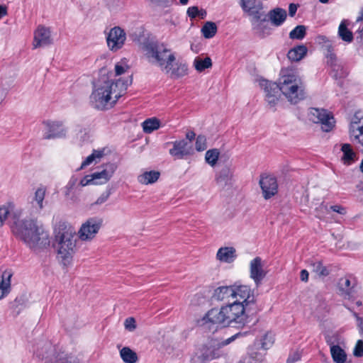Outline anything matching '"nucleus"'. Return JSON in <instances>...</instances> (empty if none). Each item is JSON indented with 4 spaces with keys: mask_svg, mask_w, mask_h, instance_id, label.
Listing matches in <instances>:
<instances>
[{
    "mask_svg": "<svg viewBox=\"0 0 363 363\" xmlns=\"http://www.w3.org/2000/svg\"><path fill=\"white\" fill-rule=\"evenodd\" d=\"M19 215L11 223V230L16 238L35 252L47 249L50 244V235L43 225L33 218L22 219L23 210L18 208Z\"/></svg>",
    "mask_w": 363,
    "mask_h": 363,
    "instance_id": "1",
    "label": "nucleus"
},
{
    "mask_svg": "<svg viewBox=\"0 0 363 363\" xmlns=\"http://www.w3.org/2000/svg\"><path fill=\"white\" fill-rule=\"evenodd\" d=\"M19 215L11 223V230L16 238L35 252L47 249L50 244V235L43 225L33 218L22 219L23 210L18 208Z\"/></svg>",
    "mask_w": 363,
    "mask_h": 363,
    "instance_id": "2",
    "label": "nucleus"
},
{
    "mask_svg": "<svg viewBox=\"0 0 363 363\" xmlns=\"http://www.w3.org/2000/svg\"><path fill=\"white\" fill-rule=\"evenodd\" d=\"M19 215L11 223V230L16 238L35 252L47 249L50 244V235L43 225L33 218L22 219L23 210L18 208Z\"/></svg>",
    "mask_w": 363,
    "mask_h": 363,
    "instance_id": "3",
    "label": "nucleus"
},
{
    "mask_svg": "<svg viewBox=\"0 0 363 363\" xmlns=\"http://www.w3.org/2000/svg\"><path fill=\"white\" fill-rule=\"evenodd\" d=\"M19 215L11 223V230L16 238L35 252L47 249L50 244V235L43 225L33 218L22 219L23 210L18 208Z\"/></svg>",
    "mask_w": 363,
    "mask_h": 363,
    "instance_id": "4",
    "label": "nucleus"
},
{
    "mask_svg": "<svg viewBox=\"0 0 363 363\" xmlns=\"http://www.w3.org/2000/svg\"><path fill=\"white\" fill-rule=\"evenodd\" d=\"M128 80L121 79L114 81L102 76L93 83L92 91L89 96L90 106L99 111H105L112 108L127 89Z\"/></svg>",
    "mask_w": 363,
    "mask_h": 363,
    "instance_id": "5",
    "label": "nucleus"
},
{
    "mask_svg": "<svg viewBox=\"0 0 363 363\" xmlns=\"http://www.w3.org/2000/svg\"><path fill=\"white\" fill-rule=\"evenodd\" d=\"M242 303L233 301L222 306L220 309L212 308L204 317L206 322L213 324H223L228 325L232 323L243 325L247 318L246 312L249 311Z\"/></svg>",
    "mask_w": 363,
    "mask_h": 363,
    "instance_id": "6",
    "label": "nucleus"
},
{
    "mask_svg": "<svg viewBox=\"0 0 363 363\" xmlns=\"http://www.w3.org/2000/svg\"><path fill=\"white\" fill-rule=\"evenodd\" d=\"M77 239L73 227L65 222L58 223L55 229V247L64 264L70 261L75 252Z\"/></svg>",
    "mask_w": 363,
    "mask_h": 363,
    "instance_id": "7",
    "label": "nucleus"
},
{
    "mask_svg": "<svg viewBox=\"0 0 363 363\" xmlns=\"http://www.w3.org/2000/svg\"><path fill=\"white\" fill-rule=\"evenodd\" d=\"M143 49L150 63L157 65L163 72L171 69V65L176 57L164 43L157 40H147L143 43Z\"/></svg>",
    "mask_w": 363,
    "mask_h": 363,
    "instance_id": "8",
    "label": "nucleus"
},
{
    "mask_svg": "<svg viewBox=\"0 0 363 363\" xmlns=\"http://www.w3.org/2000/svg\"><path fill=\"white\" fill-rule=\"evenodd\" d=\"M281 92L291 104H297L306 97L305 87L301 79L294 74H283L278 84Z\"/></svg>",
    "mask_w": 363,
    "mask_h": 363,
    "instance_id": "9",
    "label": "nucleus"
},
{
    "mask_svg": "<svg viewBox=\"0 0 363 363\" xmlns=\"http://www.w3.org/2000/svg\"><path fill=\"white\" fill-rule=\"evenodd\" d=\"M36 354L39 358L45 360V363H80L77 357L72 353L64 351L56 352L54 346L46 342L38 349Z\"/></svg>",
    "mask_w": 363,
    "mask_h": 363,
    "instance_id": "10",
    "label": "nucleus"
},
{
    "mask_svg": "<svg viewBox=\"0 0 363 363\" xmlns=\"http://www.w3.org/2000/svg\"><path fill=\"white\" fill-rule=\"evenodd\" d=\"M235 302H238L245 306L248 310L255 303V291L247 285L235 283L233 284Z\"/></svg>",
    "mask_w": 363,
    "mask_h": 363,
    "instance_id": "11",
    "label": "nucleus"
},
{
    "mask_svg": "<svg viewBox=\"0 0 363 363\" xmlns=\"http://www.w3.org/2000/svg\"><path fill=\"white\" fill-rule=\"evenodd\" d=\"M103 220L101 218L94 217L89 218L84 223L78 231V237L82 241L92 240L101 228Z\"/></svg>",
    "mask_w": 363,
    "mask_h": 363,
    "instance_id": "12",
    "label": "nucleus"
},
{
    "mask_svg": "<svg viewBox=\"0 0 363 363\" xmlns=\"http://www.w3.org/2000/svg\"><path fill=\"white\" fill-rule=\"evenodd\" d=\"M309 119L315 123H320L323 131L328 132L334 126L333 116L325 109L311 108Z\"/></svg>",
    "mask_w": 363,
    "mask_h": 363,
    "instance_id": "13",
    "label": "nucleus"
},
{
    "mask_svg": "<svg viewBox=\"0 0 363 363\" xmlns=\"http://www.w3.org/2000/svg\"><path fill=\"white\" fill-rule=\"evenodd\" d=\"M240 6L244 12L252 17V23L253 24L259 21L260 23L267 21L265 15L262 12L263 9L262 3H257L256 0H242Z\"/></svg>",
    "mask_w": 363,
    "mask_h": 363,
    "instance_id": "14",
    "label": "nucleus"
},
{
    "mask_svg": "<svg viewBox=\"0 0 363 363\" xmlns=\"http://www.w3.org/2000/svg\"><path fill=\"white\" fill-rule=\"evenodd\" d=\"M126 40V33L119 26L112 28L106 35V43L108 49L112 52H116L121 49Z\"/></svg>",
    "mask_w": 363,
    "mask_h": 363,
    "instance_id": "15",
    "label": "nucleus"
},
{
    "mask_svg": "<svg viewBox=\"0 0 363 363\" xmlns=\"http://www.w3.org/2000/svg\"><path fill=\"white\" fill-rule=\"evenodd\" d=\"M266 275L267 272L263 269L262 258L256 257L251 260L250 263V277L255 281L257 287L261 284Z\"/></svg>",
    "mask_w": 363,
    "mask_h": 363,
    "instance_id": "16",
    "label": "nucleus"
},
{
    "mask_svg": "<svg viewBox=\"0 0 363 363\" xmlns=\"http://www.w3.org/2000/svg\"><path fill=\"white\" fill-rule=\"evenodd\" d=\"M259 185L265 199H269L278 191L277 181L273 176H262L259 180Z\"/></svg>",
    "mask_w": 363,
    "mask_h": 363,
    "instance_id": "17",
    "label": "nucleus"
},
{
    "mask_svg": "<svg viewBox=\"0 0 363 363\" xmlns=\"http://www.w3.org/2000/svg\"><path fill=\"white\" fill-rule=\"evenodd\" d=\"M47 131L44 135V138L52 139L56 138L65 137L67 129L60 121H45L44 122Z\"/></svg>",
    "mask_w": 363,
    "mask_h": 363,
    "instance_id": "18",
    "label": "nucleus"
},
{
    "mask_svg": "<svg viewBox=\"0 0 363 363\" xmlns=\"http://www.w3.org/2000/svg\"><path fill=\"white\" fill-rule=\"evenodd\" d=\"M52 43L50 29L43 26H38L34 33L33 48L47 46Z\"/></svg>",
    "mask_w": 363,
    "mask_h": 363,
    "instance_id": "19",
    "label": "nucleus"
},
{
    "mask_svg": "<svg viewBox=\"0 0 363 363\" xmlns=\"http://www.w3.org/2000/svg\"><path fill=\"white\" fill-rule=\"evenodd\" d=\"M337 286L342 295L350 297L355 291L357 281L352 275H346L339 279Z\"/></svg>",
    "mask_w": 363,
    "mask_h": 363,
    "instance_id": "20",
    "label": "nucleus"
},
{
    "mask_svg": "<svg viewBox=\"0 0 363 363\" xmlns=\"http://www.w3.org/2000/svg\"><path fill=\"white\" fill-rule=\"evenodd\" d=\"M17 208L13 203H6L0 206V227L2 226L5 220L9 216L10 224L13 219H16V216L19 215Z\"/></svg>",
    "mask_w": 363,
    "mask_h": 363,
    "instance_id": "21",
    "label": "nucleus"
},
{
    "mask_svg": "<svg viewBox=\"0 0 363 363\" xmlns=\"http://www.w3.org/2000/svg\"><path fill=\"white\" fill-rule=\"evenodd\" d=\"M185 140H176L173 143V147L169 150V154L176 159H182L190 155V147Z\"/></svg>",
    "mask_w": 363,
    "mask_h": 363,
    "instance_id": "22",
    "label": "nucleus"
},
{
    "mask_svg": "<svg viewBox=\"0 0 363 363\" xmlns=\"http://www.w3.org/2000/svg\"><path fill=\"white\" fill-rule=\"evenodd\" d=\"M46 191V187L40 186L35 189L33 196L30 197V203L38 212L41 211L44 208V199Z\"/></svg>",
    "mask_w": 363,
    "mask_h": 363,
    "instance_id": "23",
    "label": "nucleus"
},
{
    "mask_svg": "<svg viewBox=\"0 0 363 363\" xmlns=\"http://www.w3.org/2000/svg\"><path fill=\"white\" fill-rule=\"evenodd\" d=\"M116 169V166L114 164H108L102 171L94 172L91 174V177H92L94 181L98 179L101 180L99 182H95V184H104L112 177Z\"/></svg>",
    "mask_w": 363,
    "mask_h": 363,
    "instance_id": "24",
    "label": "nucleus"
},
{
    "mask_svg": "<svg viewBox=\"0 0 363 363\" xmlns=\"http://www.w3.org/2000/svg\"><path fill=\"white\" fill-rule=\"evenodd\" d=\"M265 16L266 18L268 17L273 26L278 27L284 23L286 18L287 13L286 10L281 8H276L271 10L267 16Z\"/></svg>",
    "mask_w": 363,
    "mask_h": 363,
    "instance_id": "25",
    "label": "nucleus"
},
{
    "mask_svg": "<svg viewBox=\"0 0 363 363\" xmlns=\"http://www.w3.org/2000/svg\"><path fill=\"white\" fill-rule=\"evenodd\" d=\"M234 293L233 285L222 286L214 290L213 298L217 301H230V298L233 299Z\"/></svg>",
    "mask_w": 363,
    "mask_h": 363,
    "instance_id": "26",
    "label": "nucleus"
},
{
    "mask_svg": "<svg viewBox=\"0 0 363 363\" xmlns=\"http://www.w3.org/2000/svg\"><path fill=\"white\" fill-rule=\"evenodd\" d=\"M236 257L235 249L233 247H223L218 249L216 259L221 262L231 263Z\"/></svg>",
    "mask_w": 363,
    "mask_h": 363,
    "instance_id": "27",
    "label": "nucleus"
},
{
    "mask_svg": "<svg viewBox=\"0 0 363 363\" xmlns=\"http://www.w3.org/2000/svg\"><path fill=\"white\" fill-rule=\"evenodd\" d=\"M274 343V335L271 331H267L255 340V344L260 345V347L266 351Z\"/></svg>",
    "mask_w": 363,
    "mask_h": 363,
    "instance_id": "28",
    "label": "nucleus"
},
{
    "mask_svg": "<svg viewBox=\"0 0 363 363\" xmlns=\"http://www.w3.org/2000/svg\"><path fill=\"white\" fill-rule=\"evenodd\" d=\"M307 48L303 45H300L291 49L287 54L289 60L298 62L302 60L306 55Z\"/></svg>",
    "mask_w": 363,
    "mask_h": 363,
    "instance_id": "29",
    "label": "nucleus"
},
{
    "mask_svg": "<svg viewBox=\"0 0 363 363\" xmlns=\"http://www.w3.org/2000/svg\"><path fill=\"white\" fill-rule=\"evenodd\" d=\"M160 176V173L157 171L145 172L138 177L139 183L148 185L156 182Z\"/></svg>",
    "mask_w": 363,
    "mask_h": 363,
    "instance_id": "30",
    "label": "nucleus"
},
{
    "mask_svg": "<svg viewBox=\"0 0 363 363\" xmlns=\"http://www.w3.org/2000/svg\"><path fill=\"white\" fill-rule=\"evenodd\" d=\"M169 74L172 78H179L187 74L188 67L185 63H176L174 66L173 63L171 65V69L169 72H164Z\"/></svg>",
    "mask_w": 363,
    "mask_h": 363,
    "instance_id": "31",
    "label": "nucleus"
},
{
    "mask_svg": "<svg viewBox=\"0 0 363 363\" xmlns=\"http://www.w3.org/2000/svg\"><path fill=\"white\" fill-rule=\"evenodd\" d=\"M11 277L12 274L7 272H4L2 275V279L0 281V300L10 292Z\"/></svg>",
    "mask_w": 363,
    "mask_h": 363,
    "instance_id": "32",
    "label": "nucleus"
},
{
    "mask_svg": "<svg viewBox=\"0 0 363 363\" xmlns=\"http://www.w3.org/2000/svg\"><path fill=\"white\" fill-rule=\"evenodd\" d=\"M269 91H273V95H265L266 101L269 108H274L280 97V89L278 84L271 85Z\"/></svg>",
    "mask_w": 363,
    "mask_h": 363,
    "instance_id": "33",
    "label": "nucleus"
},
{
    "mask_svg": "<svg viewBox=\"0 0 363 363\" xmlns=\"http://www.w3.org/2000/svg\"><path fill=\"white\" fill-rule=\"evenodd\" d=\"M120 356L125 363H136L138 360L136 352L128 347H124L120 350Z\"/></svg>",
    "mask_w": 363,
    "mask_h": 363,
    "instance_id": "34",
    "label": "nucleus"
},
{
    "mask_svg": "<svg viewBox=\"0 0 363 363\" xmlns=\"http://www.w3.org/2000/svg\"><path fill=\"white\" fill-rule=\"evenodd\" d=\"M28 298L26 294H21L17 296L15 300L11 303V308L16 311V314H19L21 310L28 306Z\"/></svg>",
    "mask_w": 363,
    "mask_h": 363,
    "instance_id": "35",
    "label": "nucleus"
},
{
    "mask_svg": "<svg viewBox=\"0 0 363 363\" xmlns=\"http://www.w3.org/2000/svg\"><path fill=\"white\" fill-rule=\"evenodd\" d=\"M330 350L331 357L335 363H345L347 354L339 345L332 346Z\"/></svg>",
    "mask_w": 363,
    "mask_h": 363,
    "instance_id": "36",
    "label": "nucleus"
},
{
    "mask_svg": "<svg viewBox=\"0 0 363 363\" xmlns=\"http://www.w3.org/2000/svg\"><path fill=\"white\" fill-rule=\"evenodd\" d=\"M310 267L313 272L315 273L320 277H325L330 274V270L327 267L323 264L321 261H311Z\"/></svg>",
    "mask_w": 363,
    "mask_h": 363,
    "instance_id": "37",
    "label": "nucleus"
},
{
    "mask_svg": "<svg viewBox=\"0 0 363 363\" xmlns=\"http://www.w3.org/2000/svg\"><path fill=\"white\" fill-rule=\"evenodd\" d=\"M350 133L351 138H353L352 141L363 152V125L358 126L357 128L350 129Z\"/></svg>",
    "mask_w": 363,
    "mask_h": 363,
    "instance_id": "38",
    "label": "nucleus"
},
{
    "mask_svg": "<svg viewBox=\"0 0 363 363\" xmlns=\"http://www.w3.org/2000/svg\"><path fill=\"white\" fill-rule=\"evenodd\" d=\"M341 150L343 153L342 160L345 164H350L354 161L355 153L350 144L345 143L342 145Z\"/></svg>",
    "mask_w": 363,
    "mask_h": 363,
    "instance_id": "39",
    "label": "nucleus"
},
{
    "mask_svg": "<svg viewBox=\"0 0 363 363\" xmlns=\"http://www.w3.org/2000/svg\"><path fill=\"white\" fill-rule=\"evenodd\" d=\"M338 36L347 43H350L353 40V34L347 28L345 21H342L339 26Z\"/></svg>",
    "mask_w": 363,
    "mask_h": 363,
    "instance_id": "40",
    "label": "nucleus"
},
{
    "mask_svg": "<svg viewBox=\"0 0 363 363\" xmlns=\"http://www.w3.org/2000/svg\"><path fill=\"white\" fill-rule=\"evenodd\" d=\"M217 26L212 21H207L201 28V33L205 38L210 39L215 36L217 33Z\"/></svg>",
    "mask_w": 363,
    "mask_h": 363,
    "instance_id": "41",
    "label": "nucleus"
},
{
    "mask_svg": "<svg viewBox=\"0 0 363 363\" xmlns=\"http://www.w3.org/2000/svg\"><path fill=\"white\" fill-rule=\"evenodd\" d=\"M233 173L230 169L228 167H223L218 174L216 175V180L218 184L221 185H226L230 180Z\"/></svg>",
    "mask_w": 363,
    "mask_h": 363,
    "instance_id": "42",
    "label": "nucleus"
},
{
    "mask_svg": "<svg viewBox=\"0 0 363 363\" xmlns=\"http://www.w3.org/2000/svg\"><path fill=\"white\" fill-rule=\"evenodd\" d=\"M160 121L156 118L146 119L143 123V131L146 133H151L160 128Z\"/></svg>",
    "mask_w": 363,
    "mask_h": 363,
    "instance_id": "43",
    "label": "nucleus"
},
{
    "mask_svg": "<svg viewBox=\"0 0 363 363\" xmlns=\"http://www.w3.org/2000/svg\"><path fill=\"white\" fill-rule=\"evenodd\" d=\"M194 65L198 72H203L212 66V61L208 57L204 59L197 57L194 59Z\"/></svg>",
    "mask_w": 363,
    "mask_h": 363,
    "instance_id": "44",
    "label": "nucleus"
},
{
    "mask_svg": "<svg viewBox=\"0 0 363 363\" xmlns=\"http://www.w3.org/2000/svg\"><path fill=\"white\" fill-rule=\"evenodd\" d=\"M220 155V151L216 149H211L206 151L205 155V160L206 163L210 164L211 167H214L218 160Z\"/></svg>",
    "mask_w": 363,
    "mask_h": 363,
    "instance_id": "45",
    "label": "nucleus"
},
{
    "mask_svg": "<svg viewBox=\"0 0 363 363\" xmlns=\"http://www.w3.org/2000/svg\"><path fill=\"white\" fill-rule=\"evenodd\" d=\"M104 155L103 150H94L93 152L89 155L82 163L80 169H83L86 166L90 165L94 162H96V159H101Z\"/></svg>",
    "mask_w": 363,
    "mask_h": 363,
    "instance_id": "46",
    "label": "nucleus"
},
{
    "mask_svg": "<svg viewBox=\"0 0 363 363\" xmlns=\"http://www.w3.org/2000/svg\"><path fill=\"white\" fill-rule=\"evenodd\" d=\"M306 34V28L305 26H297L290 33L291 39L302 40Z\"/></svg>",
    "mask_w": 363,
    "mask_h": 363,
    "instance_id": "47",
    "label": "nucleus"
},
{
    "mask_svg": "<svg viewBox=\"0 0 363 363\" xmlns=\"http://www.w3.org/2000/svg\"><path fill=\"white\" fill-rule=\"evenodd\" d=\"M249 355L254 363H260L264 361L266 352H260L255 349H251L249 352Z\"/></svg>",
    "mask_w": 363,
    "mask_h": 363,
    "instance_id": "48",
    "label": "nucleus"
},
{
    "mask_svg": "<svg viewBox=\"0 0 363 363\" xmlns=\"http://www.w3.org/2000/svg\"><path fill=\"white\" fill-rule=\"evenodd\" d=\"M196 150L199 152L205 150L207 148V141L206 136L199 135L196 140Z\"/></svg>",
    "mask_w": 363,
    "mask_h": 363,
    "instance_id": "49",
    "label": "nucleus"
},
{
    "mask_svg": "<svg viewBox=\"0 0 363 363\" xmlns=\"http://www.w3.org/2000/svg\"><path fill=\"white\" fill-rule=\"evenodd\" d=\"M325 57L327 59L326 63L328 66H330L333 70H335L336 67H337V56L335 52H330L325 54Z\"/></svg>",
    "mask_w": 363,
    "mask_h": 363,
    "instance_id": "50",
    "label": "nucleus"
},
{
    "mask_svg": "<svg viewBox=\"0 0 363 363\" xmlns=\"http://www.w3.org/2000/svg\"><path fill=\"white\" fill-rule=\"evenodd\" d=\"M362 119H363V113L362 111L355 112L354 115L351 119L350 129L357 128V127L355 125L359 124Z\"/></svg>",
    "mask_w": 363,
    "mask_h": 363,
    "instance_id": "51",
    "label": "nucleus"
},
{
    "mask_svg": "<svg viewBox=\"0 0 363 363\" xmlns=\"http://www.w3.org/2000/svg\"><path fill=\"white\" fill-rule=\"evenodd\" d=\"M124 326L125 328L130 332L135 330L136 328V323L135 318L133 317L126 318L124 322Z\"/></svg>",
    "mask_w": 363,
    "mask_h": 363,
    "instance_id": "52",
    "label": "nucleus"
},
{
    "mask_svg": "<svg viewBox=\"0 0 363 363\" xmlns=\"http://www.w3.org/2000/svg\"><path fill=\"white\" fill-rule=\"evenodd\" d=\"M354 356L357 357H361L363 356V341L359 340L353 350Z\"/></svg>",
    "mask_w": 363,
    "mask_h": 363,
    "instance_id": "53",
    "label": "nucleus"
},
{
    "mask_svg": "<svg viewBox=\"0 0 363 363\" xmlns=\"http://www.w3.org/2000/svg\"><path fill=\"white\" fill-rule=\"evenodd\" d=\"M202 356L203 357V359L206 361H209L218 357V354L216 351L211 349L206 350Z\"/></svg>",
    "mask_w": 363,
    "mask_h": 363,
    "instance_id": "54",
    "label": "nucleus"
},
{
    "mask_svg": "<svg viewBox=\"0 0 363 363\" xmlns=\"http://www.w3.org/2000/svg\"><path fill=\"white\" fill-rule=\"evenodd\" d=\"M301 359V354L298 351L291 352L286 359V363H294Z\"/></svg>",
    "mask_w": 363,
    "mask_h": 363,
    "instance_id": "55",
    "label": "nucleus"
},
{
    "mask_svg": "<svg viewBox=\"0 0 363 363\" xmlns=\"http://www.w3.org/2000/svg\"><path fill=\"white\" fill-rule=\"evenodd\" d=\"M273 84H276L275 82H269V81H267V80H263L260 84L261 86H264V91H265V95H273V91H269L270 89V86H272L271 85Z\"/></svg>",
    "mask_w": 363,
    "mask_h": 363,
    "instance_id": "56",
    "label": "nucleus"
},
{
    "mask_svg": "<svg viewBox=\"0 0 363 363\" xmlns=\"http://www.w3.org/2000/svg\"><path fill=\"white\" fill-rule=\"evenodd\" d=\"M127 69H128V66L123 65L121 63H117L115 65V72H116V75H117V76L124 74Z\"/></svg>",
    "mask_w": 363,
    "mask_h": 363,
    "instance_id": "57",
    "label": "nucleus"
},
{
    "mask_svg": "<svg viewBox=\"0 0 363 363\" xmlns=\"http://www.w3.org/2000/svg\"><path fill=\"white\" fill-rule=\"evenodd\" d=\"M199 9L197 6L189 7L187 10V14L191 18H195L198 16Z\"/></svg>",
    "mask_w": 363,
    "mask_h": 363,
    "instance_id": "58",
    "label": "nucleus"
},
{
    "mask_svg": "<svg viewBox=\"0 0 363 363\" xmlns=\"http://www.w3.org/2000/svg\"><path fill=\"white\" fill-rule=\"evenodd\" d=\"M243 335L240 333H238L235 335L231 336L230 337L227 338L226 340L222 341L220 345L221 346H225L233 342L237 337L240 336H242Z\"/></svg>",
    "mask_w": 363,
    "mask_h": 363,
    "instance_id": "59",
    "label": "nucleus"
},
{
    "mask_svg": "<svg viewBox=\"0 0 363 363\" xmlns=\"http://www.w3.org/2000/svg\"><path fill=\"white\" fill-rule=\"evenodd\" d=\"M109 196H110V193L109 192H104V193H103L97 199V200L96 201L95 203L98 204V205L104 203V202H106L108 200Z\"/></svg>",
    "mask_w": 363,
    "mask_h": 363,
    "instance_id": "60",
    "label": "nucleus"
},
{
    "mask_svg": "<svg viewBox=\"0 0 363 363\" xmlns=\"http://www.w3.org/2000/svg\"><path fill=\"white\" fill-rule=\"evenodd\" d=\"M330 209L333 210L334 212L338 213L341 215H344L346 213L345 208L339 205L332 206H330Z\"/></svg>",
    "mask_w": 363,
    "mask_h": 363,
    "instance_id": "61",
    "label": "nucleus"
},
{
    "mask_svg": "<svg viewBox=\"0 0 363 363\" xmlns=\"http://www.w3.org/2000/svg\"><path fill=\"white\" fill-rule=\"evenodd\" d=\"M298 6L295 4H290L289 6V14L290 16L293 17L296 11H297Z\"/></svg>",
    "mask_w": 363,
    "mask_h": 363,
    "instance_id": "62",
    "label": "nucleus"
},
{
    "mask_svg": "<svg viewBox=\"0 0 363 363\" xmlns=\"http://www.w3.org/2000/svg\"><path fill=\"white\" fill-rule=\"evenodd\" d=\"M308 272L306 269H302L300 272L301 280L307 282L308 281Z\"/></svg>",
    "mask_w": 363,
    "mask_h": 363,
    "instance_id": "63",
    "label": "nucleus"
},
{
    "mask_svg": "<svg viewBox=\"0 0 363 363\" xmlns=\"http://www.w3.org/2000/svg\"><path fill=\"white\" fill-rule=\"evenodd\" d=\"M91 182H94V179H92V177L90 176H86L84 179H82L80 182V184L82 186H84L87 184H89Z\"/></svg>",
    "mask_w": 363,
    "mask_h": 363,
    "instance_id": "64",
    "label": "nucleus"
}]
</instances>
